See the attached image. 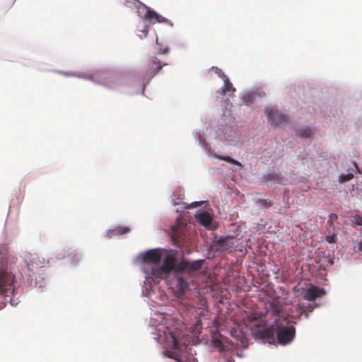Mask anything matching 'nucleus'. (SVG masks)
<instances>
[{"mask_svg": "<svg viewBox=\"0 0 362 362\" xmlns=\"http://www.w3.org/2000/svg\"><path fill=\"white\" fill-rule=\"evenodd\" d=\"M354 178V175L352 173H348V174H341L339 176V182L340 183H344L346 182H348Z\"/></svg>", "mask_w": 362, "mask_h": 362, "instance_id": "b1692460", "label": "nucleus"}, {"mask_svg": "<svg viewBox=\"0 0 362 362\" xmlns=\"http://www.w3.org/2000/svg\"><path fill=\"white\" fill-rule=\"evenodd\" d=\"M165 342L166 344L174 349H178L180 348L179 337L174 332H169L165 334Z\"/></svg>", "mask_w": 362, "mask_h": 362, "instance_id": "dca6fc26", "label": "nucleus"}, {"mask_svg": "<svg viewBox=\"0 0 362 362\" xmlns=\"http://www.w3.org/2000/svg\"><path fill=\"white\" fill-rule=\"evenodd\" d=\"M313 129L310 127H301L296 129V134L301 138H308L313 134Z\"/></svg>", "mask_w": 362, "mask_h": 362, "instance_id": "aec40b11", "label": "nucleus"}, {"mask_svg": "<svg viewBox=\"0 0 362 362\" xmlns=\"http://www.w3.org/2000/svg\"><path fill=\"white\" fill-rule=\"evenodd\" d=\"M226 362H235V361L232 358H230L226 359Z\"/></svg>", "mask_w": 362, "mask_h": 362, "instance_id": "f704fd0d", "label": "nucleus"}, {"mask_svg": "<svg viewBox=\"0 0 362 362\" xmlns=\"http://www.w3.org/2000/svg\"><path fill=\"white\" fill-rule=\"evenodd\" d=\"M141 9H144L146 11L145 14L144 15L143 18L146 20H148L151 23H161L165 22V19L164 17L161 16L158 13H157L156 11L151 10L149 7L146 6L145 4H142Z\"/></svg>", "mask_w": 362, "mask_h": 362, "instance_id": "f8f14e48", "label": "nucleus"}, {"mask_svg": "<svg viewBox=\"0 0 362 362\" xmlns=\"http://www.w3.org/2000/svg\"><path fill=\"white\" fill-rule=\"evenodd\" d=\"M176 284L177 290L180 293H184L189 287L187 281L180 274H175Z\"/></svg>", "mask_w": 362, "mask_h": 362, "instance_id": "a211bd4d", "label": "nucleus"}, {"mask_svg": "<svg viewBox=\"0 0 362 362\" xmlns=\"http://www.w3.org/2000/svg\"><path fill=\"white\" fill-rule=\"evenodd\" d=\"M204 259H198L192 262L187 260V273L192 274L200 270L204 263Z\"/></svg>", "mask_w": 362, "mask_h": 362, "instance_id": "f3484780", "label": "nucleus"}, {"mask_svg": "<svg viewBox=\"0 0 362 362\" xmlns=\"http://www.w3.org/2000/svg\"><path fill=\"white\" fill-rule=\"evenodd\" d=\"M275 329V323L269 327H258L255 330V335L262 339L274 340Z\"/></svg>", "mask_w": 362, "mask_h": 362, "instance_id": "9d476101", "label": "nucleus"}, {"mask_svg": "<svg viewBox=\"0 0 362 362\" xmlns=\"http://www.w3.org/2000/svg\"><path fill=\"white\" fill-rule=\"evenodd\" d=\"M253 98H254V96L251 94L245 95L243 97V100L247 103V105L252 103Z\"/></svg>", "mask_w": 362, "mask_h": 362, "instance_id": "bb28decb", "label": "nucleus"}, {"mask_svg": "<svg viewBox=\"0 0 362 362\" xmlns=\"http://www.w3.org/2000/svg\"><path fill=\"white\" fill-rule=\"evenodd\" d=\"M214 156L216 158H218L219 160H225V161H226V162H228L229 163H231V164H233V165H238V166H241V163L240 162H238V160H234L233 158H231L230 156H218L216 153L214 154Z\"/></svg>", "mask_w": 362, "mask_h": 362, "instance_id": "412c9836", "label": "nucleus"}, {"mask_svg": "<svg viewBox=\"0 0 362 362\" xmlns=\"http://www.w3.org/2000/svg\"><path fill=\"white\" fill-rule=\"evenodd\" d=\"M276 175L274 173L268 174L267 175V180H275L276 179Z\"/></svg>", "mask_w": 362, "mask_h": 362, "instance_id": "2f4dec72", "label": "nucleus"}, {"mask_svg": "<svg viewBox=\"0 0 362 362\" xmlns=\"http://www.w3.org/2000/svg\"><path fill=\"white\" fill-rule=\"evenodd\" d=\"M214 346L218 348L220 350L223 349V343L221 342V341L217 339V340H215L214 341Z\"/></svg>", "mask_w": 362, "mask_h": 362, "instance_id": "7c9ffc66", "label": "nucleus"}, {"mask_svg": "<svg viewBox=\"0 0 362 362\" xmlns=\"http://www.w3.org/2000/svg\"><path fill=\"white\" fill-rule=\"evenodd\" d=\"M164 354L165 356L168 357V358H173L176 361V358H177V357H175V354L173 352V351H165L164 352Z\"/></svg>", "mask_w": 362, "mask_h": 362, "instance_id": "c85d7f7f", "label": "nucleus"}, {"mask_svg": "<svg viewBox=\"0 0 362 362\" xmlns=\"http://www.w3.org/2000/svg\"><path fill=\"white\" fill-rule=\"evenodd\" d=\"M168 52V48H165L163 49V51L162 52V54H166Z\"/></svg>", "mask_w": 362, "mask_h": 362, "instance_id": "c9c22d12", "label": "nucleus"}, {"mask_svg": "<svg viewBox=\"0 0 362 362\" xmlns=\"http://www.w3.org/2000/svg\"><path fill=\"white\" fill-rule=\"evenodd\" d=\"M72 254H73V251L71 250V252H70V254H69V255H68V256H69V255H72Z\"/></svg>", "mask_w": 362, "mask_h": 362, "instance_id": "4c0bfd02", "label": "nucleus"}, {"mask_svg": "<svg viewBox=\"0 0 362 362\" xmlns=\"http://www.w3.org/2000/svg\"><path fill=\"white\" fill-rule=\"evenodd\" d=\"M129 231V228L127 227L118 226L113 230V232L117 235H124Z\"/></svg>", "mask_w": 362, "mask_h": 362, "instance_id": "393cba45", "label": "nucleus"}, {"mask_svg": "<svg viewBox=\"0 0 362 362\" xmlns=\"http://www.w3.org/2000/svg\"><path fill=\"white\" fill-rule=\"evenodd\" d=\"M83 77L85 78V76ZM94 78L100 79V83L110 88L116 87L120 81V77L118 75L106 71H100L94 73V74L90 77H86V78L90 80H93Z\"/></svg>", "mask_w": 362, "mask_h": 362, "instance_id": "20e7f679", "label": "nucleus"}, {"mask_svg": "<svg viewBox=\"0 0 362 362\" xmlns=\"http://www.w3.org/2000/svg\"><path fill=\"white\" fill-rule=\"evenodd\" d=\"M336 238H337L336 235L332 234L331 235L326 236L325 240L329 243H334L336 242Z\"/></svg>", "mask_w": 362, "mask_h": 362, "instance_id": "cd10ccee", "label": "nucleus"}, {"mask_svg": "<svg viewBox=\"0 0 362 362\" xmlns=\"http://www.w3.org/2000/svg\"><path fill=\"white\" fill-rule=\"evenodd\" d=\"M177 362H198L197 359L194 358H187V360H182L180 358H176Z\"/></svg>", "mask_w": 362, "mask_h": 362, "instance_id": "c756f323", "label": "nucleus"}, {"mask_svg": "<svg viewBox=\"0 0 362 362\" xmlns=\"http://www.w3.org/2000/svg\"><path fill=\"white\" fill-rule=\"evenodd\" d=\"M325 293V292L323 288L315 286H311L308 288L303 289L302 296L304 299L312 301Z\"/></svg>", "mask_w": 362, "mask_h": 362, "instance_id": "1a4fd4ad", "label": "nucleus"}, {"mask_svg": "<svg viewBox=\"0 0 362 362\" xmlns=\"http://www.w3.org/2000/svg\"><path fill=\"white\" fill-rule=\"evenodd\" d=\"M14 276L5 270H0V308L4 307L7 303L12 305L17 303L14 299L15 286Z\"/></svg>", "mask_w": 362, "mask_h": 362, "instance_id": "f03ea898", "label": "nucleus"}, {"mask_svg": "<svg viewBox=\"0 0 362 362\" xmlns=\"http://www.w3.org/2000/svg\"><path fill=\"white\" fill-rule=\"evenodd\" d=\"M185 232L186 226L182 223L177 222L172 226L170 237L174 245L180 247L185 243Z\"/></svg>", "mask_w": 362, "mask_h": 362, "instance_id": "0eeeda50", "label": "nucleus"}, {"mask_svg": "<svg viewBox=\"0 0 362 362\" xmlns=\"http://www.w3.org/2000/svg\"><path fill=\"white\" fill-rule=\"evenodd\" d=\"M164 65H166V64H162L160 61L158 60L156 57L153 58L149 62L148 65V71L149 73L151 78H153L155 75H156Z\"/></svg>", "mask_w": 362, "mask_h": 362, "instance_id": "2eb2a0df", "label": "nucleus"}, {"mask_svg": "<svg viewBox=\"0 0 362 362\" xmlns=\"http://www.w3.org/2000/svg\"><path fill=\"white\" fill-rule=\"evenodd\" d=\"M232 238H220L215 241V247L217 251L223 252L231 248L233 246Z\"/></svg>", "mask_w": 362, "mask_h": 362, "instance_id": "4468645a", "label": "nucleus"}, {"mask_svg": "<svg viewBox=\"0 0 362 362\" xmlns=\"http://www.w3.org/2000/svg\"><path fill=\"white\" fill-rule=\"evenodd\" d=\"M269 123L274 127L284 125L287 122L286 115L280 112L274 107H267L264 110Z\"/></svg>", "mask_w": 362, "mask_h": 362, "instance_id": "39448f33", "label": "nucleus"}, {"mask_svg": "<svg viewBox=\"0 0 362 362\" xmlns=\"http://www.w3.org/2000/svg\"><path fill=\"white\" fill-rule=\"evenodd\" d=\"M354 165H355V167H356V168L357 171H358V172H360V171H359V168H358V165L356 164V162H354Z\"/></svg>", "mask_w": 362, "mask_h": 362, "instance_id": "e433bc0d", "label": "nucleus"}, {"mask_svg": "<svg viewBox=\"0 0 362 362\" xmlns=\"http://www.w3.org/2000/svg\"><path fill=\"white\" fill-rule=\"evenodd\" d=\"M197 221L209 230H215L216 226L213 224V216L207 211H202L195 215Z\"/></svg>", "mask_w": 362, "mask_h": 362, "instance_id": "6e6552de", "label": "nucleus"}, {"mask_svg": "<svg viewBox=\"0 0 362 362\" xmlns=\"http://www.w3.org/2000/svg\"><path fill=\"white\" fill-rule=\"evenodd\" d=\"M298 310L300 315H304L305 318H308V317H309L308 313L305 312V307L303 305L298 304Z\"/></svg>", "mask_w": 362, "mask_h": 362, "instance_id": "a878e982", "label": "nucleus"}, {"mask_svg": "<svg viewBox=\"0 0 362 362\" xmlns=\"http://www.w3.org/2000/svg\"><path fill=\"white\" fill-rule=\"evenodd\" d=\"M175 268V257L173 255H167L161 266L152 270V274L157 278L166 279L169 274Z\"/></svg>", "mask_w": 362, "mask_h": 362, "instance_id": "423d86ee", "label": "nucleus"}, {"mask_svg": "<svg viewBox=\"0 0 362 362\" xmlns=\"http://www.w3.org/2000/svg\"><path fill=\"white\" fill-rule=\"evenodd\" d=\"M217 73L218 76L223 79L224 85L221 89V94L224 95L228 92H233L234 93L235 91V88L233 87L232 83L230 81L228 76L221 70L216 68Z\"/></svg>", "mask_w": 362, "mask_h": 362, "instance_id": "ddd939ff", "label": "nucleus"}, {"mask_svg": "<svg viewBox=\"0 0 362 362\" xmlns=\"http://www.w3.org/2000/svg\"><path fill=\"white\" fill-rule=\"evenodd\" d=\"M314 305L313 304H310L308 307V312H312L314 309Z\"/></svg>", "mask_w": 362, "mask_h": 362, "instance_id": "72a5a7b5", "label": "nucleus"}, {"mask_svg": "<svg viewBox=\"0 0 362 362\" xmlns=\"http://www.w3.org/2000/svg\"><path fill=\"white\" fill-rule=\"evenodd\" d=\"M187 260L185 259H182L179 262H176V259H175V268L173 269V272L175 274H181L183 272H186L187 273Z\"/></svg>", "mask_w": 362, "mask_h": 362, "instance_id": "6ab92c4d", "label": "nucleus"}, {"mask_svg": "<svg viewBox=\"0 0 362 362\" xmlns=\"http://www.w3.org/2000/svg\"><path fill=\"white\" fill-rule=\"evenodd\" d=\"M25 262L27 265V275L30 282H35L37 284L44 274L45 268L49 265V261L40 257L37 254H28L25 255Z\"/></svg>", "mask_w": 362, "mask_h": 362, "instance_id": "7ed1b4c3", "label": "nucleus"}, {"mask_svg": "<svg viewBox=\"0 0 362 362\" xmlns=\"http://www.w3.org/2000/svg\"><path fill=\"white\" fill-rule=\"evenodd\" d=\"M353 250L362 255V239L353 242Z\"/></svg>", "mask_w": 362, "mask_h": 362, "instance_id": "5701e85b", "label": "nucleus"}, {"mask_svg": "<svg viewBox=\"0 0 362 362\" xmlns=\"http://www.w3.org/2000/svg\"><path fill=\"white\" fill-rule=\"evenodd\" d=\"M351 221L354 225L362 226V215L356 214L351 217Z\"/></svg>", "mask_w": 362, "mask_h": 362, "instance_id": "4be33fe9", "label": "nucleus"}, {"mask_svg": "<svg viewBox=\"0 0 362 362\" xmlns=\"http://www.w3.org/2000/svg\"><path fill=\"white\" fill-rule=\"evenodd\" d=\"M4 252L5 254L6 253V247L4 245H0V252Z\"/></svg>", "mask_w": 362, "mask_h": 362, "instance_id": "473e14b6", "label": "nucleus"}, {"mask_svg": "<svg viewBox=\"0 0 362 362\" xmlns=\"http://www.w3.org/2000/svg\"><path fill=\"white\" fill-rule=\"evenodd\" d=\"M283 311V306L277 300H273L269 304L268 314L274 316L276 339L279 344L286 345L293 341L296 335V329L293 325H284L285 320L279 318Z\"/></svg>", "mask_w": 362, "mask_h": 362, "instance_id": "f257e3e1", "label": "nucleus"}, {"mask_svg": "<svg viewBox=\"0 0 362 362\" xmlns=\"http://www.w3.org/2000/svg\"><path fill=\"white\" fill-rule=\"evenodd\" d=\"M161 253L159 250H150L142 254L141 259L146 263H158L161 259Z\"/></svg>", "mask_w": 362, "mask_h": 362, "instance_id": "9b49d317", "label": "nucleus"}]
</instances>
